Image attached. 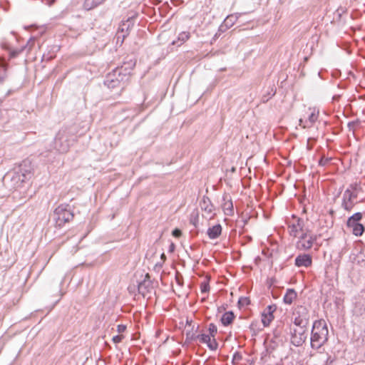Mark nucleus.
Wrapping results in <instances>:
<instances>
[{
  "instance_id": "f257e3e1",
  "label": "nucleus",
  "mask_w": 365,
  "mask_h": 365,
  "mask_svg": "<svg viewBox=\"0 0 365 365\" xmlns=\"http://www.w3.org/2000/svg\"><path fill=\"white\" fill-rule=\"evenodd\" d=\"M32 173L30 169L26 168V164L21 165L17 170L9 172L4 177V183L7 184L9 189H16L30 180Z\"/></svg>"
},
{
  "instance_id": "f03ea898",
  "label": "nucleus",
  "mask_w": 365,
  "mask_h": 365,
  "mask_svg": "<svg viewBox=\"0 0 365 365\" xmlns=\"http://www.w3.org/2000/svg\"><path fill=\"white\" fill-rule=\"evenodd\" d=\"M328 328L324 320H316L312 326L311 333V346L319 349L328 340Z\"/></svg>"
},
{
  "instance_id": "7ed1b4c3",
  "label": "nucleus",
  "mask_w": 365,
  "mask_h": 365,
  "mask_svg": "<svg viewBox=\"0 0 365 365\" xmlns=\"http://www.w3.org/2000/svg\"><path fill=\"white\" fill-rule=\"evenodd\" d=\"M130 71H127V68L121 66L116 68L111 73H109L104 81V84L108 88H115L122 87L129 78Z\"/></svg>"
},
{
  "instance_id": "20e7f679",
  "label": "nucleus",
  "mask_w": 365,
  "mask_h": 365,
  "mask_svg": "<svg viewBox=\"0 0 365 365\" xmlns=\"http://www.w3.org/2000/svg\"><path fill=\"white\" fill-rule=\"evenodd\" d=\"M74 215L68 205H60L53 211V220L57 227H63L73 220Z\"/></svg>"
},
{
  "instance_id": "39448f33",
  "label": "nucleus",
  "mask_w": 365,
  "mask_h": 365,
  "mask_svg": "<svg viewBox=\"0 0 365 365\" xmlns=\"http://www.w3.org/2000/svg\"><path fill=\"white\" fill-rule=\"evenodd\" d=\"M74 140V135H71L67 128H63L59 130L56 137L55 146L60 152L66 153Z\"/></svg>"
},
{
  "instance_id": "423d86ee",
  "label": "nucleus",
  "mask_w": 365,
  "mask_h": 365,
  "mask_svg": "<svg viewBox=\"0 0 365 365\" xmlns=\"http://www.w3.org/2000/svg\"><path fill=\"white\" fill-rule=\"evenodd\" d=\"M318 236L317 235L312 234L311 232L307 229L306 232L302 233L300 237H299L296 247L299 250H308L312 248Z\"/></svg>"
},
{
  "instance_id": "0eeeda50",
  "label": "nucleus",
  "mask_w": 365,
  "mask_h": 365,
  "mask_svg": "<svg viewBox=\"0 0 365 365\" xmlns=\"http://www.w3.org/2000/svg\"><path fill=\"white\" fill-rule=\"evenodd\" d=\"M294 324L297 327H307L309 322V312L304 306H297L294 312Z\"/></svg>"
},
{
  "instance_id": "6e6552de",
  "label": "nucleus",
  "mask_w": 365,
  "mask_h": 365,
  "mask_svg": "<svg viewBox=\"0 0 365 365\" xmlns=\"http://www.w3.org/2000/svg\"><path fill=\"white\" fill-rule=\"evenodd\" d=\"M307 339V327H299L291 331V343L295 346H302Z\"/></svg>"
},
{
  "instance_id": "1a4fd4ad",
  "label": "nucleus",
  "mask_w": 365,
  "mask_h": 365,
  "mask_svg": "<svg viewBox=\"0 0 365 365\" xmlns=\"http://www.w3.org/2000/svg\"><path fill=\"white\" fill-rule=\"evenodd\" d=\"M357 197V194L351 192L350 189H346L342 197V207L346 211H351L354 206L355 205V202L354 200Z\"/></svg>"
},
{
  "instance_id": "9d476101",
  "label": "nucleus",
  "mask_w": 365,
  "mask_h": 365,
  "mask_svg": "<svg viewBox=\"0 0 365 365\" xmlns=\"http://www.w3.org/2000/svg\"><path fill=\"white\" fill-rule=\"evenodd\" d=\"M309 113L307 119H299V125L304 128H311L314 123L318 120L319 111L315 108H309Z\"/></svg>"
},
{
  "instance_id": "9b49d317",
  "label": "nucleus",
  "mask_w": 365,
  "mask_h": 365,
  "mask_svg": "<svg viewBox=\"0 0 365 365\" xmlns=\"http://www.w3.org/2000/svg\"><path fill=\"white\" fill-rule=\"evenodd\" d=\"M289 232L291 236L297 237L299 232H304V221L301 218H297L296 222L289 225Z\"/></svg>"
},
{
  "instance_id": "f8f14e48",
  "label": "nucleus",
  "mask_w": 365,
  "mask_h": 365,
  "mask_svg": "<svg viewBox=\"0 0 365 365\" xmlns=\"http://www.w3.org/2000/svg\"><path fill=\"white\" fill-rule=\"evenodd\" d=\"M312 257L307 254L299 255L295 258L294 264L298 267H309L312 265Z\"/></svg>"
},
{
  "instance_id": "ddd939ff",
  "label": "nucleus",
  "mask_w": 365,
  "mask_h": 365,
  "mask_svg": "<svg viewBox=\"0 0 365 365\" xmlns=\"http://www.w3.org/2000/svg\"><path fill=\"white\" fill-rule=\"evenodd\" d=\"M222 207L225 215H232L233 214V204L229 195L225 194L223 195V203Z\"/></svg>"
},
{
  "instance_id": "4468645a",
  "label": "nucleus",
  "mask_w": 365,
  "mask_h": 365,
  "mask_svg": "<svg viewBox=\"0 0 365 365\" xmlns=\"http://www.w3.org/2000/svg\"><path fill=\"white\" fill-rule=\"evenodd\" d=\"M138 292L143 297L150 292L153 289L150 280L145 279L143 282H140L138 287Z\"/></svg>"
},
{
  "instance_id": "2eb2a0df",
  "label": "nucleus",
  "mask_w": 365,
  "mask_h": 365,
  "mask_svg": "<svg viewBox=\"0 0 365 365\" xmlns=\"http://www.w3.org/2000/svg\"><path fill=\"white\" fill-rule=\"evenodd\" d=\"M222 233V226L220 224L208 228L207 234L210 239L214 240L220 237Z\"/></svg>"
},
{
  "instance_id": "dca6fc26",
  "label": "nucleus",
  "mask_w": 365,
  "mask_h": 365,
  "mask_svg": "<svg viewBox=\"0 0 365 365\" xmlns=\"http://www.w3.org/2000/svg\"><path fill=\"white\" fill-rule=\"evenodd\" d=\"M187 337L190 338L191 340H199L200 343L207 344V342L210 341V339L211 336L209 334H195L189 333L187 334Z\"/></svg>"
},
{
  "instance_id": "f3484780",
  "label": "nucleus",
  "mask_w": 365,
  "mask_h": 365,
  "mask_svg": "<svg viewBox=\"0 0 365 365\" xmlns=\"http://www.w3.org/2000/svg\"><path fill=\"white\" fill-rule=\"evenodd\" d=\"M200 207L202 210L210 214L213 211V205L209 197L204 196L200 202Z\"/></svg>"
},
{
  "instance_id": "a211bd4d",
  "label": "nucleus",
  "mask_w": 365,
  "mask_h": 365,
  "mask_svg": "<svg viewBox=\"0 0 365 365\" xmlns=\"http://www.w3.org/2000/svg\"><path fill=\"white\" fill-rule=\"evenodd\" d=\"M296 298L297 292L294 291V289H288L283 297V300L285 304H291Z\"/></svg>"
},
{
  "instance_id": "6ab92c4d",
  "label": "nucleus",
  "mask_w": 365,
  "mask_h": 365,
  "mask_svg": "<svg viewBox=\"0 0 365 365\" xmlns=\"http://www.w3.org/2000/svg\"><path fill=\"white\" fill-rule=\"evenodd\" d=\"M105 1L106 0H85L83 7L86 10L89 11L96 8Z\"/></svg>"
},
{
  "instance_id": "aec40b11",
  "label": "nucleus",
  "mask_w": 365,
  "mask_h": 365,
  "mask_svg": "<svg viewBox=\"0 0 365 365\" xmlns=\"http://www.w3.org/2000/svg\"><path fill=\"white\" fill-rule=\"evenodd\" d=\"M234 318L235 315L232 312H227L222 315L221 322L224 326H227L232 322Z\"/></svg>"
},
{
  "instance_id": "412c9836",
  "label": "nucleus",
  "mask_w": 365,
  "mask_h": 365,
  "mask_svg": "<svg viewBox=\"0 0 365 365\" xmlns=\"http://www.w3.org/2000/svg\"><path fill=\"white\" fill-rule=\"evenodd\" d=\"M274 319L273 315H268L264 312L262 314V322L264 327H268L271 322Z\"/></svg>"
},
{
  "instance_id": "4be33fe9",
  "label": "nucleus",
  "mask_w": 365,
  "mask_h": 365,
  "mask_svg": "<svg viewBox=\"0 0 365 365\" xmlns=\"http://www.w3.org/2000/svg\"><path fill=\"white\" fill-rule=\"evenodd\" d=\"M364 231V227L362 224L359 223L356 225H354V227L352 228V232L356 236H361Z\"/></svg>"
},
{
  "instance_id": "5701e85b",
  "label": "nucleus",
  "mask_w": 365,
  "mask_h": 365,
  "mask_svg": "<svg viewBox=\"0 0 365 365\" xmlns=\"http://www.w3.org/2000/svg\"><path fill=\"white\" fill-rule=\"evenodd\" d=\"M250 303V300L248 297H240L238 300V306L241 309L242 307H245L249 305Z\"/></svg>"
},
{
  "instance_id": "b1692460",
  "label": "nucleus",
  "mask_w": 365,
  "mask_h": 365,
  "mask_svg": "<svg viewBox=\"0 0 365 365\" xmlns=\"http://www.w3.org/2000/svg\"><path fill=\"white\" fill-rule=\"evenodd\" d=\"M190 38V33L183 31L181 32L178 36V41L182 43L183 42L186 41Z\"/></svg>"
},
{
  "instance_id": "393cba45",
  "label": "nucleus",
  "mask_w": 365,
  "mask_h": 365,
  "mask_svg": "<svg viewBox=\"0 0 365 365\" xmlns=\"http://www.w3.org/2000/svg\"><path fill=\"white\" fill-rule=\"evenodd\" d=\"M210 350H216L218 346V344L215 339L212 340L210 339V341L206 344Z\"/></svg>"
},
{
  "instance_id": "a878e982",
  "label": "nucleus",
  "mask_w": 365,
  "mask_h": 365,
  "mask_svg": "<svg viewBox=\"0 0 365 365\" xmlns=\"http://www.w3.org/2000/svg\"><path fill=\"white\" fill-rule=\"evenodd\" d=\"M208 330H209V332H210L209 335L211 337L214 338L215 334H217V327L214 324H209Z\"/></svg>"
},
{
  "instance_id": "bb28decb",
  "label": "nucleus",
  "mask_w": 365,
  "mask_h": 365,
  "mask_svg": "<svg viewBox=\"0 0 365 365\" xmlns=\"http://www.w3.org/2000/svg\"><path fill=\"white\" fill-rule=\"evenodd\" d=\"M200 290L202 293H207L210 290V285L208 282H203L200 284Z\"/></svg>"
},
{
  "instance_id": "cd10ccee",
  "label": "nucleus",
  "mask_w": 365,
  "mask_h": 365,
  "mask_svg": "<svg viewBox=\"0 0 365 365\" xmlns=\"http://www.w3.org/2000/svg\"><path fill=\"white\" fill-rule=\"evenodd\" d=\"M133 19L129 18L125 23H123V25L121 26L122 31H123L125 29H126V30H128L130 26L133 25Z\"/></svg>"
},
{
  "instance_id": "c85d7f7f",
  "label": "nucleus",
  "mask_w": 365,
  "mask_h": 365,
  "mask_svg": "<svg viewBox=\"0 0 365 365\" xmlns=\"http://www.w3.org/2000/svg\"><path fill=\"white\" fill-rule=\"evenodd\" d=\"M276 309H277L276 305L272 304V305L267 306L264 312L265 313H267L268 315H273V313L276 310Z\"/></svg>"
},
{
  "instance_id": "c756f323",
  "label": "nucleus",
  "mask_w": 365,
  "mask_h": 365,
  "mask_svg": "<svg viewBox=\"0 0 365 365\" xmlns=\"http://www.w3.org/2000/svg\"><path fill=\"white\" fill-rule=\"evenodd\" d=\"M362 218V213L361 212H356L353 215H351L349 217V221L354 220L355 222H359Z\"/></svg>"
},
{
  "instance_id": "7c9ffc66",
  "label": "nucleus",
  "mask_w": 365,
  "mask_h": 365,
  "mask_svg": "<svg viewBox=\"0 0 365 365\" xmlns=\"http://www.w3.org/2000/svg\"><path fill=\"white\" fill-rule=\"evenodd\" d=\"M275 95V91L273 88L271 89V92L267 95H264L262 98V101L263 103H266L269 101V99Z\"/></svg>"
},
{
  "instance_id": "2f4dec72",
  "label": "nucleus",
  "mask_w": 365,
  "mask_h": 365,
  "mask_svg": "<svg viewBox=\"0 0 365 365\" xmlns=\"http://www.w3.org/2000/svg\"><path fill=\"white\" fill-rule=\"evenodd\" d=\"M6 78V68L4 66L0 67V83H1Z\"/></svg>"
},
{
  "instance_id": "473e14b6",
  "label": "nucleus",
  "mask_w": 365,
  "mask_h": 365,
  "mask_svg": "<svg viewBox=\"0 0 365 365\" xmlns=\"http://www.w3.org/2000/svg\"><path fill=\"white\" fill-rule=\"evenodd\" d=\"M232 19H235V16H227L224 21L225 26L227 27L232 26L234 24Z\"/></svg>"
},
{
  "instance_id": "72a5a7b5",
  "label": "nucleus",
  "mask_w": 365,
  "mask_h": 365,
  "mask_svg": "<svg viewBox=\"0 0 365 365\" xmlns=\"http://www.w3.org/2000/svg\"><path fill=\"white\" fill-rule=\"evenodd\" d=\"M26 48V46L22 47L21 49L14 50L11 52V56L14 58L16 57L23 50Z\"/></svg>"
},
{
  "instance_id": "f704fd0d",
  "label": "nucleus",
  "mask_w": 365,
  "mask_h": 365,
  "mask_svg": "<svg viewBox=\"0 0 365 365\" xmlns=\"http://www.w3.org/2000/svg\"><path fill=\"white\" fill-rule=\"evenodd\" d=\"M123 336L116 335L113 337L112 341L113 343L118 344V343H120L123 340Z\"/></svg>"
},
{
  "instance_id": "c9c22d12",
  "label": "nucleus",
  "mask_w": 365,
  "mask_h": 365,
  "mask_svg": "<svg viewBox=\"0 0 365 365\" xmlns=\"http://www.w3.org/2000/svg\"><path fill=\"white\" fill-rule=\"evenodd\" d=\"M358 224H359V222H355L354 220H351V222H350L349 218L348 219V220L346 222V226L351 229L354 227V225H356Z\"/></svg>"
},
{
  "instance_id": "e433bc0d",
  "label": "nucleus",
  "mask_w": 365,
  "mask_h": 365,
  "mask_svg": "<svg viewBox=\"0 0 365 365\" xmlns=\"http://www.w3.org/2000/svg\"><path fill=\"white\" fill-rule=\"evenodd\" d=\"M329 160H330L329 158L323 157L320 159L319 163L320 165L324 166L329 163Z\"/></svg>"
},
{
  "instance_id": "4c0bfd02",
  "label": "nucleus",
  "mask_w": 365,
  "mask_h": 365,
  "mask_svg": "<svg viewBox=\"0 0 365 365\" xmlns=\"http://www.w3.org/2000/svg\"><path fill=\"white\" fill-rule=\"evenodd\" d=\"M242 359V355L239 352H235L233 355V361H239Z\"/></svg>"
},
{
  "instance_id": "58836bf2",
  "label": "nucleus",
  "mask_w": 365,
  "mask_h": 365,
  "mask_svg": "<svg viewBox=\"0 0 365 365\" xmlns=\"http://www.w3.org/2000/svg\"><path fill=\"white\" fill-rule=\"evenodd\" d=\"M182 235V232L179 229H175L173 231V235L175 237H179Z\"/></svg>"
},
{
  "instance_id": "ea45409f",
  "label": "nucleus",
  "mask_w": 365,
  "mask_h": 365,
  "mask_svg": "<svg viewBox=\"0 0 365 365\" xmlns=\"http://www.w3.org/2000/svg\"><path fill=\"white\" fill-rule=\"evenodd\" d=\"M125 329H126V327L125 325H123V324L118 325V327H117L118 332H119V333L123 332L125 331Z\"/></svg>"
},
{
  "instance_id": "a19ab883",
  "label": "nucleus",
  "mask_w": 365,
  "mask_h": 365,
  "mask_svg": "<svg viewBox=\"0 0 365 365\" xmlns=\"http://www.w3.org/2000/svg\"><path fill=\"white\" fill-rule=\"evenodd\" d=\"M359 187V185L356 182L350 185V188H351L354 190H356Z\"/></svg>"
},
{
  "instance_id": "79ce46f5",
  "label": "nucleus",
  "mask_w": 365,
  "mask_h": 365,
  "mask_svg": "<svg viewBox=\"0 0 365 365\" xmlns=\"http://www.w3.org/2000/svg\"><path fill=\"white\" fill-rule=\"evenodd\" d=\"M174 248H175V245H174V244L172 243L170 246V251L173 252L174 250Z\"/></svg>"
},
{
  "instance_id": "37998d69",
  "label": "nucleus",
  "mask_w": 365,
  "mask_h": 365,
  "mask_svg": "<svg viewBox=\"0 0 365 365\" xmlns=\"http://www.w3.org/2000/svg\"><path fill=\"white\" fill-rule=\"evenodd\" d=\"M128 64H129V68H130V69H132V68H133V67L134 66V65H135V63H128Z\"/></svg>"
},
{
  "instance_id": "c03bdc74",
  "label": "nucleus",
  "mask_w": 365,
  "mask_h": 365,
  "mask_svg": "<svg viewBox=\"0 0 365 365\" xmlns=\"http://www.w3.org/2000/svg\"><path fill=\"white\" fill-rule=\"evenodd\" d=\"M147 277L149 278V274H146V275H145V278H147Z\"/></svg>"
},
{
  "instance_id": "a18cd8bd",
  "label": "nucleus",
  "mask_w": 365,
  "mask_h": 365,
  "mask_svg": "<svg viewBox=\"0 0 365 365\" xmlns=\"http://www.w3.org/2000/svg\"><path fill=\"white\" fill-rule=\"evenodd\" d=\"M254 325H255V322H252V323L251 324V327H254Z\"/></svg>"
},
{
  "instance_id": "49530a36",
  "label": "nucleus",
  "mask_w": 365,
  "mask_h": 365,
  "mask_svg": "<svg viewBox=\"0 0 365 365\" xmlns=\"http://www.w3.org/2000/svg\"><path fill=\"white\" fill-rule=\"evenodd\" d=\"M10 94V91H8V93L6 94V96H9Z\"/></svg>"
}]
</instances>
